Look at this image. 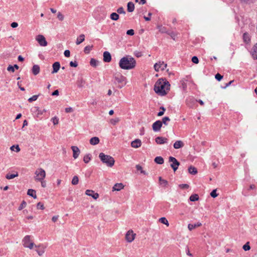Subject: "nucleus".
<instances>
[{
    "instance_id": "nucleus-38",
    "label": "nucleus",
    "mask_w": 257,
    "mask_h": 257,
    "mask_svg": "<svg viewBox=\"0 0 257 257\" xmlns=\"http://www.w3.org/2000/svg\"><path fill=\"white\" fill-rule=\"evenodd\" d=\"M159 221L164 224H165L167 226H169V222L168 221V220H167V219L164 217H161L159 219Z\"/></svg>"
},
{
    "instance_id": "nucleus-46",
    "label": "nucleus",
    "mask_w": 257,
    "mask_h": 257,
    "mask_svg": "<svg viewBox=\"0 0 257 257\" xmlns=\"http://www.w3.org/2000/svg\"><path fill=\"white\" fill-rule=\"evenodd\" d=\"M242 248L245 251L249 250L250 249L249 242H247L245 244L243 245Z\"/></svg>"
},
{
    "instance_id": "nucleus-27",
    "label": "nucleus",
    "mask_w": 257,
    "mask_h": 257,
    "mask_svg": "<svg viewBox=\"0 0 257 257\" xmlns=\"http://www.w3.org/2000/svg\"><path fill=\"white\" fill-rule=\"evenodd\" d=\"M85 40V35L84 34H81L79 37L77 39L76 44L79 45L82 43Z\"/></svg>"
},
{
    "instance_id": "nucleus-39",
    "label": "nucleus",
    "mask_w": 257,
    "mask_h": 257,
    "mask_svg": "<svg viewBox=\"0 0 257 257\" xmlns=\"http://www.w3.org/2000/svg\"><path fill=\"white\" fill-rule=\"evenodd\" d=\"M17 176H18V173H17L16 174H7L6 176V178L8 180H10V179H14L15 177H17Z\"/></svg>"
},
{
    "instance_id": "nucleus-18",
    "label": "nucleus",
    "mask_w": 257,
    "mask_h": 257,
    "mask_svg": "<svg viewBox=\"0 0 257 257\" xmlns=\"http://www.w3.org/2000/svg\"><path fill=\"white\" fill-rule=\"evenodd\" d=\"M23 245L25 247L31 242V236L29 235H27L24 237L22 240Z\"/></svg>"
},
{
    "instance_id": "nucleus-50",
    "label": "nucleus",
    "mask_w": 257,
    "mask_h": 257,
    "mask_svg": "<svg viewBox=\"0 0 257 257\" xmlns=\"http://www.w3.org/2000/svg\"><path fill=\"white\" fill-rule=\"evenodd\" d=\"M37 208L38 209L44 210L45 209L44 205L41 202H39L37 204Z\"/></svg>"
},
{
    "instance_id": "nucleus-30",
    "label": "nucleus",
    "mask_w": 257,
    "mask_h": 257,
    "mask_svg": "<svg viewBox=\"0 0 257 257\" xmlns=\"http://www.w3.org/2000/svg\"><path fill=\"white\" fill-rule=\"evenodd\" d=\"M110 18L113 21H117L119 18V16L116 13H112L110 14Z\"/></svg>"
},
{
    "instance_id": "nucleus-58",
    "label": "nucleus",
    "mask_w": 257,
    "mask_h": 257,
    "mask_svg": "<svg viewBox=\"0 0 257 257\" xmlns=\"http://www.w3.org/2000/svg\"><path fill=\"white\" fill-rule=\"evenodd\" d=\"M181 189H188L189 187V185L187 184H182L179 185Z\"/></svg>"
},
{
    "instance_id": "nucleus-20",
    "label": "nucleus",
    "mask_w": 257,
    "mask_h": 257,
    "mask_svg": "<svg viewBox=\"0 0 257 257\" xmlns=\"http://www.w3.org/2000/svg\"><path fill=\"white\" fill-rule=\"evenodd\" d=\"M99 139L97 137H94L90 139L89 142L91 145H96L99 144Z\"/></svg>"
},
{
    "instance_id": "nucleus-19",
    "label": "nucleus",
    "mask_w": 257,
    "mask_h": 257,
    "mask_svg": "<svg viewBox=\"0 0 257 257\" xmlns=\"http://www.w3.org/2000/svg\"><path fill=\"white\" fill-rule=\"evenodd\" d=\"M184 143L181 141H177L173 145V147L175 149H178L184 146Z\"/></svg>"
},
{
    "instance_id": "nucleus-59",
    "label": "nucleus",
    "mask_w": 257,
    "mask_h": 257,
    "mask_svg": "<svg viewBox=\"0 0 257 257\" xmlns=\"http://www.w3.org/2000/svg\"><path fill=\"white\" fill-rule=\"evenodd\" d=\"M7 70L10 72H14L15 69H14V67L12 65H10L8 68Z\"/></svg>"
},
{
    "instance_id": "nucleus-35",
    "label": "nucleus",
    "mask_w": 257,
    "mask_h": 257,
    "mask_svg": "<svg viewBox=\"0 0 257 257\" xmlns=\"http://www.w3.org/2000/svg\"><path fill=\"white\" fill-rule=\"evenodd\" d=\"M159 181L161 184H163L164 187H167L168 185V182L165 179H163L161 177H159Z\"/></svg>"
},
{
    "instance_id": "nucleus-53",
    "label": "nucleus",
    "mask_w": 257,
    "mask_h": 257,
    "mask_svg": "<svg viewBox=\"0 0 257 257\" xmlns=\"http://www.w3.org/2000/svg\"><path fill=\"white\" fill-rule=\"evenodd\" d=\"M193 63L195 64H198L199 63V59L197 56H193L191 59Z\"/></svg>"
},
{
    "instance_id": "nucleus-25",
    "label": "nucleus",
    "mask_w": 257,
    "mask_h": 257,
    "mask_svg": "<svg viewBox=\"0 0 257 257\" xmlns=\"http://www.w3.org/2000/svg\"><path fill=\"white\" fill-rule=\"evenodd\" d=\"M27 194L29 196L33 197V198H34V199L37 198V195L36 194V191L34 189H28V190L27 191Z\"/></svg>"
},
{
    "instance_id": "nucleus-13",
    "label": "nucleus",
    "mask_w": 257,
    "mask_h": 257,
    "mask_svg": "<svg viewBox=\"0 0 257 257\" xmlns=\"http://www.w3.org/2000/svg\"><path fill=\"white\" fill-rule=\"evenodd\" d=\"M155 141L159 145H163L167 143L168 139L162 137H157L155 139Z\"/></svg>"
},
{
    "instance_id": "nucleus-42",
    "label": "nucleus",
    "mask_w": 257,
    "mask_h": 257,
    "mask_svg": "<svg viewBox=\"0 0 257 257\" xmlns=\"http://www.w3.org/2000/svg\"><path fill=\"white\" fill-rule=\"evenodd\" d=\"M170 120V119L168 116H165L162 118V120L161 121V122H162V124H164L167 125H168L167 122L169 121Z\"/></svg>"
},
{
    "instance_id": "nucleus-3",
    "label": "nucleus",
    "mask_w": 257,
    "mask_h": 257,
    "mask_svg": "<svg viewBox=\"0 0 257 257\" xmlns=\"http://www.w3.org/2000/svg\"><path fill=\"white\" fill-rule=\"evenodd\" d=\"M113 78L114 79L113 83L118 84L117 88L121 89L124 86L127 82L126 78L123 76L120 73H115L113 74Z\"/></svg>"
},
{
    "instance_id": "nucleus-55",
    "label": "nucleus",
    "mask_w": 257,
    "mask_h": 257,
    "mask_svg": "<svg viewBox=\"0 0 257 257\" xmlns=\"http://www.w3.org/2000/svg\"><path fill=\"white\" fill-rule=\"evenodd\" d=\"M70 66L72 67H76L78 66V63L77 61H71L69 64Z\"/></svg>"
},
{
    "instance_id": "nucleus-48",
    "label": "nucleus",
    "mask_w": 257,
    "mask_h": 257,
    "mask_svg": "<svg viewBox=\"0 0 257 257\" xmlns=\"http://www.w3.org/2000/svg\"><path fill=\"white\" fill-rule=\"evenodd\" d=\"M116 11H117V13L120 14H125V12L124 10V9L123 8V7H122L118 8Z\"/></svg>"
},
{
    "instance_id": "nucleus-8",
    "label": "nucleus",
    "mask_w": 257,
    "mask_h": 257,
    "mask_svg": "<svg viewBox=\"0 0 257 257\" xmlns=\"http://www.w3.org/2000/svg\"><path fill=\"white\" fill-rule=\"evenodd\" d=\"M136 233L132 230H128L125 234V239L128 242H132L135 238Z\"/></svg>"
},
{
    "instance_id": "nucleus-61",
    "label": "nucleus",
    "mask_w": 257,
    "mask_h": 257,
    "mask_svg": "<svg viewBox=\"0 0 257 257\" xmlns=\"http://www.w3.org/2000/svg\"><path fill=\"white\" fill-rule=\"evenodd\" d=\"M64 54L66 57H69L70 56V52L69 50H66L64 51Z\"/></svg>"
},
{
    "instance_id": "nucleus-44",
    "label": "nucleus",
    "mask_w": 257,
    "mask_h": 257,
    "mask_svg": "<svg viewBox=\"0 0 257 257\" xmlns=\"http://www.w3.org/2000/svg\"><path fill=\"white\" fill-rule=\"evenodd\" d=\"M85 81L82 78L77 81V85L78 87H82Z\"/></svg>"
},
{
    "instance_id": "nucleus-14",
    "label": "nucleus",
    "mask_w": 257,
    "mask_h": 257,
    "mask_svg": "<svg viewBox=\"0 0 257 257\" xmlns=\"http://www.w3.org/2000/svg\"><path fill=\"white\" fill-rule=\"evenodd\" d=\"M71 148L73 151V157L74 159L77 158L80 153L79 148L76 146H72Z\"/></svg>"
},
{
    "instance_id": "nucleus-16",
    "label": "nucleus",
    "mask_w": 257,
    "mask_h": 257,
    "mask_svg": "<svg viewBox=\"0 0 257 257\" xmlns=\"http://www.w3.org/2000/svg\"><path fill=\"white\" fill-rule=\"evenodd\" d=\"M52 67L53 71L51 73L52 74L56 73L59 71V70L60 68V64L59 62H55L53 64Z\"/></svg>"
},
{
    "instance_id": "nucleus-37",
    "label": "nucleus",
    "mask_w": 257,
    "mask_h": 257,
    "mask_svg": "<svg viewBox=\"0 0 257 257\" xmlns=\"http://www.w3.org/2000/svg\"><path fill=\"white\" fill-rule=\"evenodd\" d=\"M158 29H159V32L162 33H168L166 28L165 27H163L162 26H158Z\"/></svg>"
},
{
    "instance_id": "nucleus-62",
    "label": "nucleus",
    "mask_w": 257,
    "mask_h": 257,
    "mask_svg": "<svg viewBox=\"0 0 257 257\" xmlns=\"http://www.w3.org/2000/svg\"><path fill=\"white\" fill-rule=\"evenodd\" d=\"M65 112H67V113L72 112L74 110L73 108H72L71 107H67V108H65Z\"/></svg>"
},
{
    "instance_id": "nucleus-1",
    "label": "nucleus",
    "mask_w": 257,
    "mask_h": 257,
    "mask_svg": "<svg viewBox=\"0 0 257 257\" xmlns=\"http://www.w3.org/2000/svg\"><path fill=\"white\" fill-rule=\"evenodd\" d=\"M170 89V84L166 78H160L155 83L154 87L155 92L160 96L166 95Z\"/></svg>"
},
{
    "instance_id": "nucleus-2",
    "label": "nucleus",
    "mask_w": 257,
    "mask_h": 257,
    "mask_svg": "<svg viewBox=\"0 0 257 257\" xmlns=\"http://www.w3.org/2000/svg\"><path fill=\"white\" fill-rule=\"evenodd\" d=\"M118 64L122 69L130 70L136 67V61L131 56L127 55L120 59Z\"/></svg>"
},
{
    "instance_id": "nucleus-22",
    "label": "nucleus",
    "mask_w": 257,
    "mask_h": 257,
    "mask_svg": "<svg viewBox=\"0 0 257 257\" xmlns=\"http://www.w3.org/2000/svg\"><path fill=\"white\" fill-rule=\"evenodd\" d=\"M40 67L38 65H34L32 69V71L34 75L38 74L40 72Z\"/></svg>"
},
{
    "instance_id": "nucleus-64",
    "label": "nucleus",
    "mask_w": 257,
    "mask_h": 257,
    "mask_svg": "<svg viewBox=\"0 0 257 257\" xmlns=\"http://www.w3.org/2000/svg\"><path fill=\"white\" fill-rule=\"evenodd\" d=\"M135 55L137 57L139 58V57H141L143 55H142V52H139V51H136V52H135Z\"/></svg>"
},
{
    "instance_id": "nucleus-5",
    "label": "nucleus",
    "mask_w": 257,
    "mask_h": 257,
    "mask_svg": "<svg viewBox=\"0 0 257 257\" xmlns=\"http://www.w3.org/2000/svg\"><path fill=\"white\" fill-rule=\"evenodd\" d=\"M36 176L35 179L36 181H42L45 178L46 173L44 169L42 168L38 169L35 172Z\"/></svg>"
},
{
    "instance_id": "nucleus-63",
    "label": "nucleus",
    "mask_w": 257,
    "mask_h": 257,
    "mask_svg": "<svg viewBox=\"0 0 257 257\" xmlns=\"http://www.w3.org/2000/svg\"><path fill=\"white\" fill-rule=\"evenodd\" d=\"M118 120H119L118 118L111 119L110 120V122L111 124L115 125L118 121Z\"/></svg>"
},
{
    "instance_id": "nucleus-54",
    "label": "nucleus",
    "mask_w": 257,
    "mask_h": 257,
    "mask_svg": "<svg viewBox=\"0 0 257 257\" xmlns=\"http://www.w3.org/2000/svg\"><path fill=\"white\" fill-rule=\"evenodd\" d=\"M52 120L53 121V124L54 125H56L59 123V119L56 116L53 117L52 118Z\"/></svg>"
},
{
    "instance_id": "nucleus-9",
    "label": "nucleus",
    "mask_w": 257,
    "mask_h": 257,
    "mask_svg": "<svg viewBox=\"0 0 257 257\" xmlns=\"http://www.w3.org/2000/svg\"><path fill=\"white\" fill-rule=\"evenodd\" d=\"M197 100L195 99L194 97H189L186 99V103L187 105L190 108H193L196 104Z\"/></svg>"
},
{
    "instance_id": "nucleus-11",
    "label": "nucleus",
    "mask_w": 257,
    "mask_h": 257,
    "mask_svg": "<svg viewBox=\"0 0 257 257\" xmlns=\"http://www.w3.org/2000/svg\"><path fill=\"white\" fill-rule=\"evenodd\" d=\"M111 55L108 51H105L103 53V60L104 62L108 63L111 61Z\"/></svg>"
},
{
    "instance_id": "nucleus-12",
    "label": "nucleus",
    "mask_w": 257,
    "mask_h": 257,
    "mask_svg": "<svg viewBox=\"0 0 257 257\" xmlns=\"http://www.w3.org/2000/svg\"><path fill=\"white\" fill-rule=\"evenodd\" d=\"M85 194L91 196L94 199H97L99 197V194L97 193H94V191L92 190H86Z\"/></svg>"
},
{
    "instance_id": "nucleus-17",
    "label": "nucleus",
    "mask_w": 257,
    "mask_h": 257,
    "mask_svg": "<svg viewBox=\"0 0 257 257\" xmlns=\"http://www.w3.org/2000/svg\"><path fill=\"white\" fill-rule=\"evenodd\" d=\"M35 247L38 248V249H36V251L40 256L42 255L44 253L45 247L43 245L40 244L38 246L35 245Z\"/></svg>"
},
{
    "instance_id": "nucleus-10",
    "label": "nucleus",
    "mask_w": 257,
    "mask_h": 257,
    "mask_svg": "<svg viewBox=\"0 0 257 257\" xmlns=\"http://www.w3.org/2000/svg\"><path fill=\"white\" fill-rule=\"evenodd\" d=\"M162 122L161 120H157L153 123L152 125V128L154 132H158L160 131L161 127L162 126Z\"/></svg>"
},
{
    "instance_id": "nucleus-40",
    "label": "nucleus",
    "mask_w": 257,
    "mask_h": 257,
    "mask_svg": "<svg viewBox=\"0 0 257 257\" xmlns=\"http://www.w3.org/2000/svg\"><path fill=\"white\" fill-rule=\"evenodd\" d=\"M91 156L90 154H87L84 156L83 161L85 163H88L91 160Z\"/></svg>"
},
{
    "instance_id": "nucleus-45",
    "label": "nucleus",
    "mask_w": 257,
    "mask_h": 257,
    "mask_svg": "<svg viewBox=\"0 0 257 257\" xmlns=\"http://www.w3.org/2000/svg\"><path fill=\"white\" fill-rule=\"evenodd\" d=\"M160 109L161 110V111H160L158 114H157V115L158 116H162L164 114V112L166 110V108L164 107V106H161L160 107Z\"/></svg>"
},
{
    "instance_id": "nucleus-7",
    "label": "nucleus",
    "mask_w": 257,
    "mask_h": 257,
    "mask_svg": "<svg viewBox=\"0 0 257 257\" xmlns=\"http://www.w3.org/2000/svg\"><path fill=\"white\" fill-rule=\"evenodd\" d=\"M36 40L41 46H46L48 44L45 37L42 35H38L37 36Z\"/></svg>"
},
{
    "instance_id": "nucleus-26",
    "label": "nucleus",
    "mask_w": 257,
    "mask_h": 257,
    "mask_svg": "<svg viewBox=\"0 0 257 257\" xmlns=\"http://www.w3.org/2000/svg\"><path fill=\"white\" fill-rule=\"evenodd\" d=\"M188 172L192 175H196L197 173V169L194 166H190L188 168Z\"/></svg>"
},
{
    "instance_id": "nucleus-60",
    "label": "nucleus",
    "mask_w": 257,
    "mask_h": 257,
    "mask_svg": "<svg viewBox=\"0 0 257 257\" xmlns=\"http://www.w3.org/2000/svg\"><path fill=\"white\" fill-rule=\"evenodd\" d=\"M34 245L35 246L33 242H30L29 244H28L27 245L25 246V247H28L30 249H32Z\"/></svg>"
},
{
    "instance_id": "nucleus-15",
    "label": "nucleus",
    "mask_w": 257,
    "mask_h": 257,
    "mask_svg": "<svg viewBox=\"0 0 257 257\" xmlns=\"http://www.w3.org/2000/svg\"><path fill=\"white\" fill-rule=\"evenodd\" d=\"M141 145L142 142L139 139H136L131 143V146L134 148H138L141 146Z\"/></svg>"
},
{
    "instance_id": "nucleus-52",
    "label": "nucleus",
    "mask_w": 257,
    "mask_h": 257,
    "mask_svg": "<svg viewBox=\"0 0 257 257\" xmlns=\"http://www.w3.org/2000/svg\"><path fill=\"white\" fill-rule=\"evenodd\" d=\"M27 205L26 202L25 201H23L20 206L19 207V210H21L23 209L24 207H26Z\"/></svg>"
},
{
    "instance_id": "nucleus-36",
    "label": "nucleus",
    "mask_w": 257,
    "mask_h": 257,
    "mask_svg": "<svg viewBox=\"0 0 257 257\" xmlns=\"http://www.w3.org/2000/svg\"><path fill=\"white\" fill-rule=\"evenodd\" d=\"M79 182V178L77 176H74L72 180L71 183L73 185H77Z\"/></svg>"
},
{
    "instance_id": "nucleus-4",
    "label": "nucleus",
    "mask_w": 257,
    "mask_h": 257,
    "mask_svg": "<svg viewBox=\"0 0 257 257\" xmlns=\"http://www.w3.org/2000/svg\"><path fill=\"white\" fill-rule=\"evenodd\" d=\"M99 158L101 162L105 164L108 167H112L114 164V159L109 155H105L103 153H100L99 155Z\"/></svg>"
},
{
    "instance_id": "nucleus-49",
    "label": "nucleus",
    "mask_w": 257,
    "mask_h": 257,
    "mask_svg": "<svg viewBox=\"0 0 257 257\" xmlns=\"http://www.w3.org/2000/svg\"><path fill=\"white\" fill-rule=\"evenodd\" d=\"M216 189H213L210 193V196L212 198H215L218 196V194L216 193Z\"/></svg>"
},
{
    "instance_id": "nucleus-23",
    "label": "nucleus",
    "mask_w": 257,
    "mask_h": 257,
    "mask_svg": "<svg viewBox=\"0 0 257 257\" xmlns=\"http://www.w3.org/2000/svg\"><path fill=\"white\" fill-rule=\"evenodd\" d=\"M135 10V5L133 2H128L127 4V11L130 12H133Z\"/></svg>"
},
{
    "instance_id": "nucleus-41",
    "label": "nucleus",
    "mask_w": 257,
    "mask_h": 257,
    "mask_svg": "<svg viewBox=\"0 0 257 257\" xmlns=\"http://www.w3.org/2000/svg\"><path fill=\"white\" fill-rule=\"evenodd\" d=\"M92 47H93V45L86 46V47H85V48L84 49V52L85 54H89Z\"/></svg>"
},
{
    "instance_id": "nucleus-33",
    "label": "nucleus",
    "mask_w": 257,
    "mask_h": 257,
    "mask_svg": "<svg viewBox=\"0 0 257 257\" xmlns=\"http://www.w3.org/2000/svg\"><path fill=\"white\" fill-rule=\"evenodd\" d=\"M162 64H164V62H159L158 63H156L154 65V69L156 71L158 72L159 71V69H161V65Z\"/></svg>"
},
{
    "instance_id": "nucleus-51",
    "label": "nucleus",
    "mask_w": 257,
    "mask_h": 257,
    "mask_svg": "<svg viewBox=\"0 0 257 257\" xmlns=\"http://www.w3.org/2000/svg\"><path fill=\"white\" fill-rule=\"evenodd\" d=\"M215 79L218 80V81H221V80L223 78V76L221 75L220 74L217 73L215 75Z\"/></svg>"
},
{
    "instance_id": "nucleus-43",
    "label": "nucleus",
    "mask_w": 257,
    "mask_h": 257,
    "mask_svg": "<svg viewBox=\"0 0 257 257\" xmlns=\"http://www.w3.org/2000/svg\"><path fill=\"white\" fill-rule=\"evenodd\" d=\"M11 150L13 151H15V149H16L15 151L16 152H19L20 151V148L19 147V145H13L10 148Z\"/></svg>"
},
{
    "instance_id": "nucleus-31",
    "label": "nucleus",
    "mask_w": 257,
    "mask_h": 257,
    "mask_svg": "<svg viewBox=\"0 0 257 257\" xmlns=\"http://www.w3.org/2000/svg\"><path fill=\"white\" fill-rule=\"evenodd\" d=\"M199 196L197 194H194L190 196L189 200L190 201L194 202L199 200Z\"/></svg>"
},
{
    "instance_id": "nucleus-32",
    "label": "nucleus",
    "mask_w": 257,
    "mask_h": 257,
    "mask_svg": "<svg viewBox=\"0 0 257 257\" xmlns=\"http://www.w3.org/2000/svg\"><path fill=\"white\" fill-rule=\"evenodd\" d=\"M243 41L246 43H248L250 41L249 36L247 33L245 32L243 34Z\"/></svg>"
},
{
    "instance_id": "nucleus-24",
    "label": "nucleus",
    "mask_w": 257,
    "mask_h": 257,
    "mask_svg": "<svg viewBox=\"0 0 257 257\" xmlns=\"http://www.w3.org/2000/svg\"><path fill=\"white\" fill-rule=\"evenodd\" d=\"M252 50V56L253 58V59L257 60V43L253 46Z\"/></svg>"
},
{
    "instance_id": "nucleus-21",
    "label": "nucleus",
    "mask_w": 257,
    "mask_h": 257,
    "mask_svg": "<svg viewBox=\"0 0 257 257\" xmlns=\"http://www.w3.org/2000/svg\"><path fill=\"white\" fill-rule=\"evenodd\" d=\"M124 185L122 183H116L112 188L113 191H120L123 189Z\"/></svg>"
},
{
    "instance_id": "nucleus-47",
    "label": "nucleus",
    "mask_w": 257,
    "mask_h": 257,
    "mask_svg": "<svg viewBox=\"0 0 257 257\" xmlns=\"http://www.w3.org/2000/svg\"><path fill=\"white\" fill-rule=\"evenodd\" d=\"M39 96V95H33L32 97H30V98H29L28 99L29 102H32L33 101L36 100L38 99Z\"/></svg>"
},
{
    "instance_id": "nucleus-56",
    "label": "nucleus",
    "mask_w": 257,
    "mask_h": 257,
    "mask_svg": "<svg viewBox=\"0 0 257 257\" xmlns=\"http://www.w3.org/2000/svg\"><path fill=\"white\" fill-rule=\"evenodd\" d=\"M57 18L60 21H62L64 20V16L60 12H58L57 14Z\"/></svg>"
},
{
    "instance_id": "nucleus-28",
    "label": "nucleus",
    "mask_w": 257,
    "mask_h": 257,
    "mask_svg": "<svg viewBox=\"0 0 257 257\" xmlns=\"http://www.w3.org/2000/svg\"><path fill=\"white\" fill-rule=\"evenodd\" d=\"M154 161L156 163L159 165L163 164L164 162V159L161 156L156 157L154 159Z\"/></svg>"
},
{
    "instance_id": "nucleus-29",
    "label": "nucleus",
    "mask_w": 257,
    "mask_h": 257,
    "mask_svg": "<svg viewBox=\"0 0 257 257\" xmlns=\"http://www.w3.org/2000/svg\"><path fill=\"white\" fill-rule=\"evenodd\" d=\"M201 225H202V224L200 222H198L197 223L194 224H189L188 225V228L189 230L191 231L192 229H194L195 228L201 226Z\"/></svg>"
},
{
    "instance_id": "nucleus-6",
    "label": "nucleus",
    "mask_w": 257,
    "mask_h": 257,
    "mask_svg": "<svg viewBox=\"0 0 257 257\" xmlns=\"http://www.w3.org/2000/svg\"><path fill=\"white\" fill-rule=\"evenodd\" d=\"M169 162H172L170 166L173 170L174 172H176L180 165V162L175 157L172 156L169 157Z\"/></svg>"
},
{
    "instance_id": "nucleus-34",
    "label": "nucleus",
    "mask_w": 257,
    "mask_h": 257,
    "mask_svg": "<svg viewBox=\"0 0 257 257\" xmlns=\"http://www.w3.org/2000/svg\"><path fill=\"white\" fill-rule=\"evenodd\" d=\"M98 61L95 59L91 58L90 61V65L93 67H96L98 65Z\"/></svg>"
},
{
    "instance_id": "nucleus-57",
    "label": "nucleus",
    "mask_w": 257,
    "mask_h": 257,
    "mask_svg": "<svg viewBox=\"0 0 257 257\" xmlns=\"http://www.w3.org/2000/svg\"><path fill=\"white\" fill-rule=\"evenodd\" d=\"M126 34L129 36H133L135 34L134 30L133 29H130L126 31Z\"/></svg>"
}]
</instances>
